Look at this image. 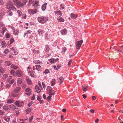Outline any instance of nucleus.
Segmentation results:
<instances>
[{"label":"nucleus","instance_id":"nucleus-1","mask_svg":"<svg viewBox=\"0 0 123 123\" xmlns=\"http://www.w3.org/2000/svg\"><path fill=\"white\" fill-rule=\"evenodd\" d=\"M6 7L10 10H12L13 11L16 10V8L15 7L12 3L11 1L7 2L6 4Z\"/></svg>","mask_w":123,"mask_h":123},{"label":"nucleus","instance_id":"nucleus-2","mask_svg":"<svg viewBox=\"0 0 123 123\" xmlns=\"http://www.w3.org/2000/svg\"><path fill=\"white\" fill-rule=\"evenodd\" d=\"M38 22L44 24L48 20V18L43 16L38 17L37 18Z\"/></svg>","mask_w":123,"mask_h":123},{"label":"nucleus","instance_id":"nucleus-3","mask_svg":"<svg viewBox=\"0 0 123 123\" xmlns=\"http://www.w3.org/2000/svg\"><path fill=\"white\" fill-rule=\"evenodd\" d=\"M47 91H49V95H53L54 94L53 89L51 86H48L47 87Z\"/></svg>","mask_w":123,"mask_h":123},{"label":"nucleus","instance_id":"nucleus-4","mask_svg":"<svg viewBox=\"0 0 123 123\" xmlns=\"http://www.w3.org/2000/svg\"><path fill=\"white\" fill-rule=\"evenodd\" d=\"M83 42L82 40L78 41L77 42L76 46V48L77 49H79L80 48Z\"/></svg>","mask_w":123,"mask_h":123},{"label":"nucleus","instance_id":"nucleus-5","mask_svg":"<svg viewBox=\"0 0 123 123\" xmlns=\"http://www.w3.org/2000/svg\"><path fill=\"white\" fill-rule=\"evenodd\" d=\"M13 106V105H8L6 104L3 107V109L6 111L9 110L10 109L12 108V106Z\"/></svg>","mask_w":123,"mask_h":123},{"label":"nucleus","instance_id":"nucleus-6","mask_svg":"<svg viewBox=\"0 0 123 123\" xmlns=\"http://www.w3.org/2000/svg\"><path fill=\"white\" fill-rule=\"evenodd\" d=\"M15 75L17 77H20L23 76L22 72L21 70L16 71L15 73Z\"/></svg>","mask_w":123,"mask_h":123},{"label":"nucleus","instance_id":"nucleus-7","mask_svg":"<svg viewBox=\"0 0 123 123\" xmlns=\"http://www.w3.org/2000/svg\"><path fill=\"white\" fill-rule=\"evenodd\" d=\"M64 80V78L62 76L58 78L57 81L58 84H60Z\"/></svg>","mask_w":123,"mask_h":123},{"label":"nucleus","instance_id":"nucleus-8","mask_svg":"<svg viewBox=\"0 0 123 123\" xmlns=\"http://www.w3.org/2000/svg\"><path fill=\"white\" fill-rule=\"evenodd\" d=\"M17 7L18 8H19L20 7H23L24 5H25L24 3L23 4L20 2H19L17 3Z\"/></svg>","mask_w":123,"mask_h":123},{"label":"nucleus","instance_id":"nucleus-9","mask_svg":"<svg viewBox=\"0 0 123 123\" xmlns=\"http://www.w3.org/2000/svg\"><path fill=\"white\" fill-rule=\"evenodd\" d=\"M29 11L32 14H35L37 12V10L35 9V10L31 9Z\"/></svg>","mask_w":123,"mask_h":123},{"label":"nucleus","instance_id":"nucleus-10","mask_svg":"<svg viewBox=\"0 0 123 123\" xmlns=\"http://www.w3.org/2000/svg\"><path fill=\"white\" fill-rule=\"evenodd\" d=\"M61 32L62 35H64L66 34L67 33V31L65 29H64L61 31Z\"/></svg>","mask_w":123,"mask_h":123},{"label":"nucleus","instance_id":"nucleus-11","mask_svg":"<svg viewBox=\"0 0 123 123\" xmlns=\"http://www.w3.org/2000/svg\"><path fill=\"white\" fill-rule=\"evenodd\" d=\"M57 20L59 22H63L64 21V18L60 16H59L57 18Z\"/></svg>","mask_w":123,"mask_h":123},{"label":"nucleus","instance_id":"nucleus-12","mask_svg":"<svg viewBox=\"0 0 123 123\" xmlns=\"http://www.w3.org/2000/svg\"><path fill=\"white\" fill-rule=\"evenodd\" d=\"M54 12H55L56 16L57 15H59L60 16H61L62 15V13L61 11L59 10L57 11H54Z\"/></svg>","mask_w":123,"mask_h":123},{"label":"nucleus","instance_id":"nucleus-13","mask_svg":"<svg viewBox=\"0 0 123 123\" xmlns=\"http://www.w3.org/2000/svg\"><path fill=\"white\" fill-rule=\"evenodd\" d=\"M71 18L73 19H75L77 18V15L76 14H74L73 13H71L70 15Z\"/></svg>","mask_w":123,"mask_h":123},{"label":"nucleus","instance_id":"nucleus-14","mask_svg":"<svg viewBox=\"0 0 123 123\" xmlns=\"http://www.w3.org/2000/svg\"><path fill=\"white\" fill-rule=\"evenodd\" d=\"M47 4V3H45L42 5V11H44L45 10L46 8Z\"/></svg>","mask_w":123,"mask_h":123},{"label":"nucleus","instance_id":"nucleus-15","mask_svg":"<svg viewBox=\"0 0 123 123\" xmlns=\"http://www.w3.org/2000/svg\"><path fill=\"white\" fill-rule=\"evenodd\" d=\"M32 109H33L31 107L27 108L26 109L25 111L26 113L27 114H29L30 112H31V110Z\"/></svg>","mask_w":123,"mask_h":123},{"label":"nucleus","instance_id":"nucleus-16","mask_svg":"<svg viewBox=\"0 0 123 123\" xmlns=\"http://www.w3.org/2000/svg\"><path fill=\"white\" fill-rule=\"evenodd\" d=\"M26 79L27 82L29 84L31 85L32 84V81L30 79L26 78Z\"/></svg>","mask_w":123,"mask_h":123},{"label":"nucleus","instance_id":"nucleus-17","mask_svg":"<svg viewBox=\"0 0 123 123\" xmlns=\"http://www.w3.org/2000/svg\"><path fill=\"white\" fill-rule=\"evenodd\" d=\"M33 6L35 9L36 10H37L38 8L40 7L39 4H34Z\"/></svg>","mask_w":123,"mask_h":123},{"label":"nucleus","instance_id":"nucleus-18","mask_svg":"<svg viewBox=\"0 0 123 123\" xmlns=\"http://www.w3.org/2000/svg\"><path fill=\"white\" fill-rule=\"evenodd\" d=\"M14 101V100L13 99H11L8 100L7 102L8 104H11L13 103Z\"/></svg>","mask_w":123,"mask_h":123},{"label":"nucleus","instance_id":"nucleus-19","mask_svg":"<svg viewBox=\"0 0 123 123\" xmlns=\"http://www.w3.org/2000/svg\"><path fill=\"white\" fill-rule=\"evenodd\" d=\"M4 118L5 120L7 122H8L10 120V117H4Z\"/></svg>","mask_w":123,"mask_h":123},{"label":"nucleus","instance_id":"nucleus-20","mask_svg":"<svg viewBox=\"0 0 123 123\" xmlns=\"http://www.w3.org/2000/svg\"><path fill=\"white\" fill-rule=\"evenodd\" d=\"M88 88V86H83L82 87V89L83 91L86 92L87 90V88Z\"/></svg>","mask_w":123,"mask_h":123},{"label":"nucleus","instance_id":"nucleus-21","mask_svg":"<svg viewBox=\"0 0 123 123\" xmlns=\"http://www.w3.org/2000/svg\"><path fill=\"white\" fill-rule=\"evenodd\" d=\"M22 79L20 78H19L18 80V85H20L22 82Z\"/></svg>","mask_w":123,"mask_h":123},{"label":"nucleus","instance_id":"nucleus-22","mask_svg":"<svg viewBox=\"0 0 123 123\" xmlns=\"http://www.w3.org/2000/svg\"><path fill=\"white\" fill-rule=\"evenodd\" d=\"M61 66L59 65H57V67L56 66H54V69L56 70H57L60 69L61 67Z\"/></svg>","mask_w":123,"mask_h":123},{"label":"nucleus","instance_id":"nucleus-23","mask_svg":"<svg viewBox=\"0 0 123 123\" xmlns=\"http://www.w3.org/2000/svg\"><path fill=\"white\" fill-rule=\"evenodd\" d=\"M35 67L36 70L39 71L41 67V66L39 65H37L35 66Z\"/></svg>","mask_w":123,"mask_h":123},{"label":"nucleus","instance_id":"nucleus-24","mask_svg":"<svg viewBox=\"0 0 123 123\" xmlns=\"http://www.w3.org/2000/svg\"><path fill=\"white\" fill-rule=\"evenodd\" d=\"M20 103V101H18L16 102L15 103V105L17 106L20 107V106L19 105V104Z\"/></svg>","mask_w":123,"mask_h":123},{"label":"nucleus","instance_id":"nucleus-25","mask_svg":"<svg viewBox=\"0 0 123 123\" xmlns=\"http://www.w3.org/2000/svg\"><path fill=\"white\" fill-rule=\"evenodd\" d=\"M12 63L10 61H6L5 62V64L9 66L11 65Z\"/></svg>","mask_w":123,"mask_h":123},{"label":"nucleus","instance_id":"nucleus-26","mask_svg":"<svg viewBox=\"0 0 123 123\" xmlns=\"http://www.w3.org/2000/svg\"><path fill=\"white\" fill-rule=\"evenodd\" d=\"M6 30H7L4 27L2 29V31L1 32V33H2V35H3L5 32H6Z\"/></svg>","mask_w":123,"mask_h":123},{"label":"nucleus","instance_id":"nucleus-27","mask_svg":"<svg viewBox=\"0 0 123 123\" xmlns=\"http://www.w3.org/2000/svg\"><path fill=\"white\" fill-rule=\"evenodd\" d=\"M11 68L14 69L15 70L18 68V67L17 66L13 64L11 66Z\"/></svg>","mask_w":123,"mask_h":123},{"label":"nucleus","instance_id":"nucleus-28","mask_svg":"<svg viewBox=\"0 0 123 123\" xmlns=\"http://www.w3.org/2000/svg\"><path fill=\"white\" fill-rule=\"evenodd\" d=\"M21 89V88L19 87H17L15 89V92H17L19 91Z\"/></svg>","mask_w":123,"mask_h":123},{"label":"nucleus","instance_id":"nucleus-29","mask_svg":"<svg viewBox=\"0 0 123 123\" xmlns=\"http://www.w3.org/2000/svg\"><path fill=\"white\" fill-rule=\"evenodd\" d=\"M51 95H49L46 98V99L48 101H49L51 100V98L52 97Z\"/></svg>","mask_w":123,"mask_h":123},{"label":"nucleus","instance_id":"nucleus-30","mask_svg":"<svg viewBox=\"0 0 123 123\" xmlns=\"http://www.w3.org/2000/svg\"><path fill=\"white\" fill-rule=\"evenodd\" d=\"M5 69L2 67H0V72L2 73L4 72Z\"/></svg>","mask_w":123,"mask_h":123},{"label":"nucleus","instance_id":"nucleus-31","mask_svg":"<svg viewBox=\"0 0 123 123\" xmlns=\"http://www.w3.org/2000/svg\"><path fill=\"white\" fill-rule=\"evenodd\" d=\"M49 61L50 63L52 64H53L54 63V59L51 58L49 59Z\"/></svg>","mask_w":123,"mask_h":123},{"label":"nucleus","instance_id":"nucleus-32","mask_svg":"<svg viewBox=\"0 0 123 123\" xmlns=\"http://www.w3.org/2000/svg\"><path fill=\"white\" fill-rule=\"evenodd\" d=\"M4 84L2 82H1V85L0 87V91H1L4 88L3 86Z\"/></svg>","mask_w":123,"mask_h":123},{"label":"nucleus","instance_id":"nucleus-33","mask_svg":"<svg viewBox=\"0 0 123 123\" xmlns=\"http://www.w3.org/2000/svg\"><path fill=\"white\" fill-rule=\"evenodd\" d=\"M34 103L33 101H31L28 104V106L29 107H30Z\"/></svg>","mask_w":123,"mask_h":123},{"label":"nucleus","instance_id":"nucleus-34","mask_svg":"<svg viewBox=\"0 0 123 123\" xmlns=\"http://www.w3.org/2000/svg\"><path fill=\"white\" fill-rule=\"evenodd\" d=\"M73 61V60L72 59H71L69 61L68 64V66L69 67L70 66V65L71 64V63Z\"/></svg>","mask_w":123,"mask_h":123},{"label":"nucleus","instance_id":"nucleus-35","mask_svg":"<svg viewBox=\"0 0 123 123\" xmlns=\"http://www.w3.org/2000/svg\"><path fill=\"white\" fill-rule=\"evenodd\" d=\"M7 15L9 16H12L13 15L12 13L10 11L7 12Z\"/></svg>","mask_w":123,"mask_h":123},{"label":"nucleus","instance_id":"nucleus-36","mask_svg":"<svg viewBox=\"0 0 123 123\" xmlns=\"http://www.w3.org/2000/svg\"><path fill=\"white\" fill-rule=\"evenodd\" d=\"M8 77V75L7 74H4L3 76V78L4 79H6V78H7Z\"/></svg>","mask_w":123,"mask_h":123},{"label":"nucleus","instance_id":"nucleus-37","mask_svg":"<svg viewBox=\"0 0 123 123\" xmlns=\"http://www.w3.org/2000/svg\"><path fill=\"white\" fill-rule=\"evenodd\" d=\"M45 51L46 52H47L49 51V48L48 46H45Z\"/></svg>","mask_w":123,"mask_h":123},{"label":"nucleus","instance_id":"nucleus-38","mask_svg":"<svg viewBox=\"0 0 123 123\" xmlns=\"http://www.w3.org/2000/svg\"><path fill=\"white\" fill-rule=\"evenodd\" d=\"M15 71L13 69H12L10 72V73L12 75H14L15 74Z\"/></svg>","mask_w":123,"mask_h":123},{"label":"nucleus","instance_id":"nucleus-39","mask_svg":"<svg viewBox=\"0 0 123 123\" xmlns=\"http://www.w3.org/2000/svg\"><path fill=\"white\" fill-rule=\"evenodd\" d=\"M67 49L66 47H64L62 49V52L64 53L67 50Z\"/></svg>","mask_w":123,"mask_h":123},{"label":"nucleus","instance_id":"nucleus-40","mask_svg":"<svg viewBox=\"0 0 123 123\" xmlns=\"http://www.w3.org/2000/svg\"><path fill=\"white\" fill-rule=\"evenodd\" d=\"M9 52V51L8 49H6L4 51V53L5 54H7V53H8Z\"/></svg>","mask_w":123,"mask_h":123},{"label":"nucleus","instance_id":"nucleus-41","mask_svg":"<svg viewBox=\"0 0 123 123\" xmlns=\"http://www.w3.org/2000/svg\"><path fill=\"white\" fill-rule=\"evenodd\" d=\"M6 37V38H9L10 35L8 33H6L5 35Z\"/></svg>","mask_w":123,"mask_h":123},{"label":"nucleus","instance_id":"nucleus-42","mask_svg":"<svg viewBox=\"0 0 123 123\" xmlns=\"http://www.w3.org/2000/svg\"><path fill=\"white\" fill-rule=\"evenodd\" d=\"M42 98L40 96H37V100L38 101H39L41 99V98Z\"/></svg>","mask_w":123,"mask_h":123},{"label":"nucleus","instance_id":"nucleus-43","mask_svg":"<svg viewBox=\"0 0 123 123\" xmlns=\"http://www.w3.org/2000/svg\"><path fill=\"white\" fill-rule=\"evenodd\" d=\"M31 89L30 88L28 87L25 89V91L27 92H28Z\"/></svg>","mask_w":123,"mask_h":123},{"label":"nucleus","instance_id":"nucleus-44","mask_svg":"<svg viewBox=\"0 0 123 123\" xmlns=\"http://www.w3.org/2000/svg\"><path fill=\"white\" fill-rule=\"evenodd\" d=\"M14 40L13 38H12L10 40V44H11L13 42H14Z\"/></svg>","mask_w":123,"mask_h":123},{"label":"nucleus","instance_id":"nucleus-45","mask_svg":"<svg viewBox=\"0 0 123 123\" xmlns=\"http://www.w3.org/2000/svg\"><path fill=\"white\" fill-rule=\"evenodd\" d=\"M1 45L3 46H5L6 45V43L5 42V41H2L1 43Z\"/></svg>","mask_w":123,"mask_h":123},{"label":"nucleus","instance_id":"nucleus-46","mask_svg":"<svg viewBox=\"0 0 123 123\" xmlns=\"http://www.w3.org/2000/svg\"><path fill=\"white\" fill-rule=\"evenodd\" d=\"M36 91L37 92L39 93H40L41 91V90L40 88L38 89H37L36 90Z\"/></svg>","mask_w":123,"mask_h":123},{"label":"nucleus","instance_id":"nucleus-47","mask_svg":"<svg viewBox=\"0 0 123 123\" xmlns=\"http://www.w3.org/2000/svg\"><path fill=\"white\" fill-rule=\"evenodd\" d=\"M9 81V83L10 84H12L14 83V79H12V80H11V81Z\"/></svg>","mask_w":123,"mask_h":123},{"label":"nucleus","instance_id":"nucleus-48","mask_svg":"<svg viewBox=\"0 0 123 123\" xmlns=\"http://www.w3.org/2000/svg\"><path fill=\"white\" fill-rule=\"evenodd\" d=\"M54 79H52V81H51V85L52 86H54Z\"/></svg>","mask_w":123,"mask_h":123},{"label":"nucleus","instance_id":"nucleus-49","mask_svg":"<svg viewBox=\"0 0 123 123\" xmlns=\"http://www.w3.org/2000/svg\"><path fill=\"white\" fill-rule=\"evenodd\" d=\"M33 118V116H32L31 117H30L29 119V122L30 123L31 122Z\"/></svg>","mask_w":123,"mask_h":123},{"label":"nucleus","instance_id":"nucleus-50","mask_svg":"<svg viewBox=\"0 0 123 123\" xmlns=\"http://www.w3.org/2000/svg\"><path fill=\"white\" fill-rule=\"evenodd\" d=\"M38 84L39 86L41 88V89H43L42 87V86L41 84V82L40 81H39L38 82Z\"/></svg>","mask_w":123,"mask_h":123},{"label":"nucleus","instance_id":"nucleus-51","mask_svg":"<svg viewBox=\"0 0 123 123\" xmlns=\"http://www.w3.org/2000/svg\"><path fill=\"white\" fill-rule=\"evenodd\" d=\"M60 6L61 7V8H60V9H61V8H62V9H63L64 8V5H63L62 4L60 5Z\"/></svg>","mask_w":123,"mask_h":123},{"label":"nucleus","instance_id":"nucleus-52","mask_svg":"<svg viewBox=\"0 0 123 123\" xmlns=\"http://www.w3.org/2000/svg\"><path fill=\"white\" fill-rule=\"evenodd\" d=\"M30 76H31L32 77H35L36 76L34 74H33L32 73H31L30 74Z\"/></svg>","mask_w":123,"mask_h":123},{"label":"nucleus","instance_id":"nucleus-53","mask_svg":"<svg viewBox=\"0 0 123 123\" xmlns=\"http://www.w3.org/2000/svg\"><path fill=\"white\" fill-rule=\"evenodd\" d=\"M28 0H22V2L24 3L25 5L26 3Z\"/></svg>","mask_w":123,"mask_h":123},{"label":"nucleus","instance_id":"nucleus-54","mask_svg":"<svg viewBox=\"0 0 123 123\" xmlns=\"http://www.w3.org/2000/svg\"><path fill=\"white\" fill-rule=\"evenodd\" d=\"M42 84L43 85V87L44 88H45L46 87V86H45V84L43 82H42Z\"/></svg>","mask_w":123,"mask_h":123},{"label":"nucleus","instance_id":"nucleus-55","mask_svg":"<svg viewBox=\"0 0 123 123\" xmlns=\"http://www.w3.org/2000/svg\"><path fill=\"white\" fill-rule=\"evenodd\" d=\"M48 72H49V70L48 69H46L44 72H43V73H46V74L48 73Z\"/></svg>","mask_w":123,"mask_h":123},{"label":"nucleus","instance_id":"nucleus-56","mask_svg":"<svg viewBox=\"0 0 123 123\" xmlns=\"http://www.w3.org/2000/svg\"><path fill=\"white\" fill-rule=\"evenodd\" d=\"M14 34L15 35H17V34L19 32L17 31H15L14 32Z\"/></svg>","mask_w":123,"mask_h":123},{"label":"nucleus","instance_id":"nucleus-57","mask_svg":"<svg viewBox=\"0 0 123 123\" xmlns=\"http://www.w3.org/2000/svg\"><path fill=\"white\" fill-rule=\"evenodd\" d=\"M41 30L40 29H39L38 31V32L39 34H42Z\"/></svg>","mask_w":123,"mask_h":123},{"label":"nucleus","instance_id":"nucleus-58","mask_svg":"<svg viewBox=\"0 0 123 123\" xmlns=\"http://www.w3.org/2000/svg\"><path fill=\"white\" fill-rule=\"evenodd\" d=\"M35 95L34 94L33 95V96L31 98V100H34L35 98Z\"/></svg>","mask_w":123,"mask_h":123},{"label":"nucleus","instance_id":"nucleus-59","mask_svg":"<svg viewBox=\"0 0 123 123\" xmlns=\"http://www.w3.org/2000/svg\"><path fill=\"white\" fill-rule=\"evenodd\" d=\"M0 4L1 5H3L4 2L2 0H0Z\"/></svg>","mask_w":123,"mask_h":123},{"label":"nucleus","instance_id":"nucleus-60","mask_svg":"<svg viewBox=\"0 0 123 123\" xmlns=\"http://www.w3.org/2000/svg\"><path fill=\"white\" fill-rule=\"evenodd\" d=\"M18 15L19 16H21L22 14V13L21 12H19L18 11Z\"/></svg>","mask_w":123,"mask_h":123},{"label":"nucleus","instance_id":"nucleus-61","mask_svg":"<svg viewBox=\"0 0 123 123\" xmlns=\"http://www.w3.org/2000/svg\"><path fill=\"white\" fill-rule=\"evenodd\" d=\"M11 86V85L9 84H7L6 85V87L8 88L9 87Z\"/></svg>","mask_w":123,"mask_h":123},{"label":"nucleus","instance_id":"nucleus-62","mask_svg":"<svg viewBox=\"0 0 123 123\" xmlns=\"http://www.w3.org/2000/svg\"><path fill=\"white\" fill-rule=\"evenodd\" d=\"M94 110L93 109L91 110L90 111V112L91 113H94Z\"/></svg>","mask_w":123,"mask_h":123},{"label":"nucleus","instance_id":"nucleus-63","mask_svg":"<svg viewBox=\"0 0 123 123\" xmlns=\"http://www.w3.org/2000/svg\"><path fill=\"white\" fill-rule=\"evenodd\" d=\"M35 89H36V90H37V89H38L40 88L39 86L37 85H36L35 86Z\"/></svg>","mask_w":123,"mask_h":123},{"label":"nucleus","instance_id":"nucleus-64","mask_svg":"<svg viewBox=\"0 0 123 123\" xmlns=\"http://www.w3.org/2000/svg\"><path fill=\"white\" fill-rule=\"evenodd\" d=\"M121 48H122L121 49L122 50H121L120 51V52H121L123 53V46H122Z\"/></svg>","mask_w":123,"mask_h":123}]
</instances>
